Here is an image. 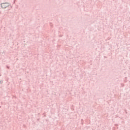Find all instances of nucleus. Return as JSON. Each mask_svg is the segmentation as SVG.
Listing matches in <instances>:
<instances>
[{
  "mask_svg": "<svg viewBox=\"0 0 130 130\" xmlns=\"http://www.w3.org/2000/svg\"><path fill=\"white\" fill-rule=\"evenodd\" d=\"M8 6H9V3H3L1 4V7L3 9H5Z\"/></svg>",
  "mask_w": 130,
  "mask_h": 130,
  "instance_id": "obj_1",
  "label": "nucleus"
}]
</instances>
